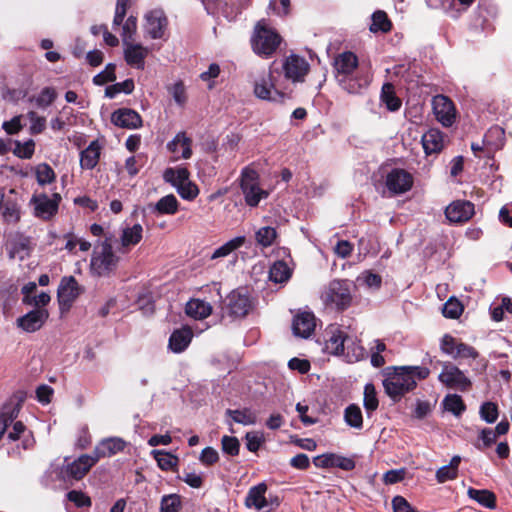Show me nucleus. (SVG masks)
Returning a JSON list of instances; mask_svg holds the SVG:
<instances>
[{
	"instance_id": "nucleus-37",
	"label": "nucleus",
	"mask_w": 512,
	"mask_h": 512,
	"mask_svg": "<svg viewBox=\"0 0 512 512\" xmlns=\"http://www.w3.org/2000/svg\"><path fill=\"white\" fill-rule=\"evenodd\" d=\"M226 414L230 416L234 422L245 426L254 425L257 422V414L250 408H244L242 410L228 409Z\"/></svg>"
},
{
	"instance_id": "nucleus-32",
	"label": "nucleus",
	"mask_w": 512,
	"mask_h": 512,
	"mask_svg": "<svg viewBox=\"0 0 512 512\" xmlns=\"http://www.w3.org/2000/svg\"><path fill=\"white\" fill-rule=\"evenodd\" d=\"M193 333L190 328L183 327L175 330L169 339V348L175 352H183L192 340Z\"/></svg>"
},
{
	"instance_id": "nucleus-6",
	"label": "nucleus",
	"mask_w": 512,
	"mask_h": 512,
	"mask_svg": "<svg viewBox=\"0 0 512 512\" xmlns=\"http://www.w3.org/2000/svg\"><path fill=\"white\" fill-rule=\"evenodd\" d=\"M321 299L326 307L345 310L352 301L351 285L347 280H333L322 291Z\"/></svg>"
},
{
	"instance_id": "nucleus-59",
	"label": "nucleus",
	"mask_w": 512,
	"mask_h": 512,
	"mask_svg": "<svg viewBox=\"0 0 512 512\" xmlns=\"http://www.w3.org/2000/svg\"><path fill=\"white\" fill-rule=\"evenodd\" d=\"M479 438L482 444H476V447L480 450L490 447L497 440L496 432L490 428L482 429Z\"/></svg>"
},
{
	"instance_id": "nucleus-58",
	"label": "nucleus",
	"mask_w": 512,
	"mask_h": 512,
	"mask_svg": "<svg viewBox=\"0 0 512 512\" xmlns=\"http://www.w3.org/2000/svg\"><path fill=\"white\" fill-rule=\"evenodd\" d=\"M27 116H28V118L30 120V123H31L30 130H31L32 134H39V133H41L45 129V127H46V119L44 117L39 116L34 111H30L27 114Z\"/></svg>"
},
{
	"instance_id": "nucleus-29",
	"label": "nucleus",
	"mask_w": 512,
	"mask_h": 512,
	"mask_svg": "<svg viewBox=\"0 0 512 512\" xmlns=\"http://www.w3.org/2000/svg\"><path fill=\"white\" fill-rule=\"evenodd\" d=\"M341 356H343L349 363L358 362L364 358L365 349L356 336H352L347 333L345 339V351Z\"/></svg>"
},
{
	"instance_id": "nucleus-8",
	"label": "nucleus",
	"mask_w": 512,
	"mask_h": 512,
	"mask_svg": "<svg viewBox=\"0 0 512 512\" xmlns=\"http://www.w3.org/2000/svg\"><path fill=\"white\" fill-rule=\"evenodd\" d=\"M281 37L279 34L258 22L251 39L253 51L262 56L272 55L280 45Z\"/></svg>"
},
{
	"instance_id": "nucleus-46",
	"label": "nucleus",
	"mask_w": 512,
	"mask_h": 512,
	"mask_svg": "<svg viewBox=\"0 0 512 512\" xmlns=\"http://www.w3.org/2000/svg\"><path fill=\"white\" fill-rule=\"evenodd\" d=\"M344 419H345V422L347 423V425H349L353 428H356V429L362 428V425H363L362 412H361V409L357 405L351 404L345 409Z\"/></svg>"
},
{
	"instance_id": "nucleus-36",
	"label": "nucleus",
	"mask_w": 512,
	"mask_h": 512,
	"mask_svg": "<svg viewBox=\"0 0 512 512\" xmlns=\"http://www.w3.org/2000/svg\"><path fill=\"white\" fill-rule=\"evenodd\" d=\"M467 494L471 499L486 508L492 509L496 506V497L489 490H477L474 488H469Z\"/></svg>"
},
{
	"instance_id": "nucleus-53",
	"label": "nucleus",
	"mask_w": 512,
	"mask_h": 512,
	"mask_svg": "<svg viewBox=\"0 0 512 512\" xmlns=\"http://www.w3.org/2000/svg\"><path fill=\"white\" fill-rule=\"evenodd\" d=\"M463 312V306L457 299H449L443 306V315L447 318L456 319Z\"/></svg>"
},
{
	"instance_id": "nucleus-48",
	"label": "nucleus",
	"mask_w": 512,
	"mask_h": 512,
	"mask_svg": "<svg viewBox=\"0 0 512 512\" xmlns=\"http://www.w3.org/2000/svg\"><path fill=\"white\" fill-rule=\"evenodd\" d=\"M277 237L276 229L270 226L261 227L256 231L255 238L259 245L263 247L271 246Z\"/></svg>"
},
{
	"instance_id": "nucleus-44",
	"label": "nucleus",
	"mask_w": 512,
	"mask_h": 512,
	"mask_svg": "<svg viewBox=\"0 0 512 512\" xmlns=\"http://www.w3.org/2000/svg\"><path fill=\"white\" fill-rule=\"evenodd\" d=\"M442 404L446 411L451 412L456 417H459L466 409L462 398L457 394L447 395Z\"/></svg>"
},
{
	"instance_id": "nucleus-45",
	"label": "nucleus",
	"mask_w": 512,
	"mask_h": 512,
	"mask_svg": "<svg viewBox=\"0 0 512 512\" xmlns=\"http://www.w3.org/2000/svg\"><path fill=\"white\" fill-rule=\"evenodd\" d=\"M152 455L157 461L160 469L164 471L173 469L178 463V458L176 456L164 450H153Z\"/></svg>"
},
{
	"instance_id": "nucleus-63",
	"label": "nucleus",
	"mask_w": 512,
	"mask_h": 512,
	"mask_svg": "<svg viewBox=\"0 0 512 512\" xmlns=\"http://www.w3.org/2000/svg\"><path fill=\"white\" fill-rule=\"evenodd\" d=\"M199 460L207 466L215 464L219 460L218 452L212 447H206L202 450Z\"/></svg>"
},
{
	"instance_id": "nucleus-17",
	"label": "nucleus",
	"mask_w": 512,
	"mask_h": 512,
	"mask_svg": "<svg viewBox=\"0 0 512 512\" xmlns=\"http://www.w3.org/2000/svg\"><path fill=\"white\" fill-rule=\"evenodd\" d=\"M166 26L167 18L163 10L155 9L145 15L144 29L152 39L161 38Z\"/></svg>"
},
{
	"instance_id": "nucleus-27",
	"label": "nucleus",
	"mask_w": 512,
	"mask_h": 512,
	"mask_svg": "<svg viewBox=\"0 0 512 512\" xmlns=\"http://www.w3.org/2000/svg\"><path fill=\"white\" fill-rule=\"evenodd\" d=\"M191 145V138L187 137L185 132H179L168 142L167 149L175 155V159H189L192 156Z\"/></svg>"
},
{
	"instance_id": "nucleus-15",
	"label": "nucleus",
	"mask_w": 512,
	"mask_h": 512,
	"mask_svg": "<svg viewBox=\"0 0 512 512\" xmlns=\"http://www.w3.org/2000/svg\"><path fill=\"white\" fill-rule=\"evenodd\" d=\"M433 111L436 119L445 127H450L456 119V109L453 102L444 95L433 98Z\"/></svg>"
},
{
	"instance_id": "nucleus-28",
	"label": "nucleus",
	"mask_w": 512,
	"mask_h": 512,
	"mask_svg": "<svg viewBox=\"0 0 512 512\" xmlns=\"http://www.w3.org/2000/svg\"><path fill=\"white\" fill-rule=\"evenodd\" d=\"M266 491L267 486L265 483H260L251 487L245 499L246 506L249 508L253 507L258 511L267 512L269 504L265 497Z\"/></svg>"
},
{
	"instance_id": "nucleus-2",
	"label": "nucleus",
	"mask_w": 512,
	"mask_h": 512,
	"mask_svg": "<svg viewBox=\"0 0 512 512\" xmlns=\"http://www.w3.org/2000/svg\"><path fill=\"white\" fill-rule=\"evenodd\" d=\"M358 58L350 51L340 53L334 59V69L339 85L350 94H359L371 82V76L358 68Z\"/></svg>"
},
{
	"instance_id": "nucleus-21",
	"label": "nucleus",
	"mask_w": 512,
	"mask_h": 512,
	"mask_svg": "<svg viewBox=\"0 0 512 512\" xmlns=\"http://www.w3.org/2000/svg\"><path fill=\"white\" fill-rule=\"evenodd\" d=\"M111 122L120 128L137 129L142 126L141 116L132 109L121 108L111 115Z\"/></svg>"
},
{
	"instance_id": "nucleus-31",
	"label": "nucleus",
	"mask_w": 512,
	"mask_h": 512,
	"mask_svg": "<svg viewBox=\"0 0 512 512\" xmlns=\"http://www.w3.org/2000/svg\"><path fill=\"white\" fill-rule=\"evenodd\" d=\"M101 146L98 141H92L80 153V166L82 169L92 170L99 162Z\"/></svg>"
},
{
	"instance_id": "nucleus-55",
	"label": "nucleus",
	"mask_w": 512,
	"mask_h": 512,
	"mask_svg": "<svg viewBox=\"0 0 512 512\" xmlns=\"http://www.w3.org/2000/svg\"><path fill=\"white\" fill-rule=\"evenodd\" d=\"M222 450L226 454L231 456H236L239 453L240 443L236 437L233 436H223L221 439Z\"/></svg>"
},
{
	"instance_id": "nucleus-22",
	"label": "nucleus",
	"mask_w": 512,
	"mask_h": 512,
	"mask_svg": "<svg viewBox=\"0 0 512 512\" xmlns=\"http://www.w3.org/2000/svg\"><path fill=\"white\" fill-rule=\"evenodd\" d=\"M48 317L49 313L46 309H34L18 318L17 325L26 332H35L44 325Z\"/></svg>"
},
{
	"instance_id": "nucleus-57",
	"label": "nucleus",
	"mask_w": 512,
	"mask_h": 512,
	"mask_svg": "<svg viewBox=\"0 0 512 512\" xmlns=\"http://www.w3.org/2000/svg\"><path fill=\"white\" fill-rule=\"evenodd\" d=\"M116 79L115 65L109 64L106 69L93 78V82L96 85H104L107 82H112Z\"/></svg>"
},
{
	"instance_id": "nucleus-10",
	"label": "nucleus",
	"mask_w": 512,
	"mask_h": 512,
	"mask_svg": "<svg viewBox=\"0 0 512 512\" xmlns=\"http://www.w3.org/2000/svg\"><path fill=\"white\" fill-rule=\"evenodd\" d=\"M97 463V458L91 454H83L72 462H66L59 471V478L66 483L83 479Z\"/></svg>"
},
{
	"instance_id": "nucleus-52",
	"label": "nucleus",
	"mask_w": 512,
	"mask_h": 512,
	"mask_svg": "<svg viewBox=\"0 0 512 512\" xmlns=\"http://www.w3.org/2000/svg\"><path fill=\"white\" fill-rule=\"evenodd\" d=\"M364 407L368 412H373L378 407L376 391L372 384H366L364 388Z\"/></svg>"
},
{
	"instance_id": "nucleus-49",
	"label": "nucleus",
	"mask_w": 512,
	"mask_h": 512,
	"mask_svg": "<svg viewBox=\"0 0 512 512\" xmlns=\"http://www.w3.org/2000/svg\"><path fill=\"white\" fill-rule=\"evenodd\" d=\"M137 31V18L134 16H129L123 24L122 27V41L123 44H127L129 42H135L134 36Z\"/></svg>"
},
{
	"instance_id": "nucleus-3",
	"label": "nucleus",
	"mask_w": 512,
	"mask_h": 512,
	"mask_svg": "<svg viewBox=\"0 0 512 512\" xmlns=\"http://www.w3.org/2000/svg\"><path fill=\"white\" fill-rule=\"evenodd\" d=\"M20 404L9 403L2 407L0 411V439L7 432L10 425L12 429L8 431L7 439L17 441L21 439L23 450L30 449L34 445V439L31 435H26V427L21 421H15L19 415Z\"/></svg>"
},
{
	"instance_id": "nucleus-34",
	"label": "nucleus",
	"mask_w": 512,
	"mask_h": 512,
	"mask_svg": "<svg viewBox=\"0 0 512 512\" xmlns=\"http://www.w3.org/2000/svg\"><path fill=\"white\" fill-rule=\"evenodd\" d=\"M245 242H246L245 236H237V237L227 241L226 243H224L217 249H215L214 252L210 256V259L215 260V259H219V258H225V257L229 256L230 254H232L237 249H239L240 247H242L245 244Z\"/></svg>"
},
{
	"instance_id": "nucleus-56",
	"label": "nucleus",
	"mask_w": 512,
	"mask_h": 512,
	"mask_svg": "<svg viewBox=\"0 0 512 512\" xmlns=\"http://www.w3.org/2000/svg\"><path fill=\"white\" fill-rule=\"evenodd\" d=\"M176 189L180 196L186 200H193L199 194L197 185L191 182L189 179Z\"/></svg>"
},
{
	"instance_id": "nucleus-14",
	"label": "nucleus",
	"mask_w": 512,
	"mask_h": 512,
	"mask_svg": "<svg viewBox=\"0 0 512 512\" xmlns=\"http://www.w3.org/2000/svg\"><path fill=\"white\" fill-rule=\"evenodd\" d=\"M82 289L73 276L63 277L58 287L57 297L61 309H69Z\"/></svg>"
},
{
	"instance_id": "nucleus-13",
	"label": "nucleus",
	"mask_w": 512,
	"mask_h": 512,
	"mask_svg": "<svg viewBox=\"0 0 512 512\" xmlns=\"http://www.w3.org/2000/svg\"><path fill=\"white\" fill-rule=\"evenodd\" d=\"M309 68L310 65L304 58L294 54L288 56L282 65L285 79L292 83L303 82Z\"/></svg>"
},
{
	"instance_id": "nucleus-50",
	"label": "nucleus",
	"mask_w": 512,
	"mask_h": 512,
	"mask_svg": "<svg viewBox=\"0 0 512 512\" xmlns=\"http://www.w3.org/2000/svg\"><path fill=\"white\" fill-rule=\"evenodd\" d=\"M479 414L485 422L494 423L498 418V406L494 402H484L480 406Z\"/></svg>"
},
{
	"instance_id": "nucleus-9",
	"label": "nucleus",
	"mask_w": 512,
	"mask_h": 512,
	"mask_svg": "<svg viewBox=\"0 0 512 512\" xmlns=\"http://www.w3.org/2000/svg\"><path fill=\"white\" fill-rule=\"evenodd\" d=\"M61 201L62 196L57 192L51 196L35 192L30 199L33 215L43 221H49L58 213Z\"/></svg>"
},
{
	"instance_id": "nucleus-18",
	"label": "nucleus",
	"mask_w": 512,
	"mask_h": 512,
	"mask_svg": "<svg viewBox=\"0 0 512 512\" xmlns=\"http://www.w3.org/2000/svg\"><path fill=\"white\" fill-rule=\"evenodd\" d=\"M326 334L327 339L325 341L324 350L335 356L344 354L347 332L338 326H330Z\"/></svg>"
},
{
	"instance_id": "nucleus-33",
	"label": "nucleus",
	"mask_w": 512,
	"mask_h": 512,
	"mask_svg": "<svg viewBox=\"0 0 512 512\" xmlns=\"http://www.w3.org/2000/svg\"><path fill=\"white\" fill-rule=\"evenodd\" d=\"M185 311L195 319H204L212 313V306L203 300L192 299L187 302Z\"/></svg>"
},
{
	"instance_id": "nucleus-41",
	"label": "nucleus",
	"mask_w": 512,
	"mask_h": 512,
	"mask_svg": "<svg viewBox=\"0 0 512 512\" xmlns=\"http://www.w3.org/2000/svg\"><path fill=\"white\" fill-rule=\"evenodd\" d=\"M154 211L159 214L173 215L178 211V200L172 194L166 195L155 204Z\"/></svg>"
},
{
	"instance_id": "nucleus-42",
	"label": "nucleus",
	"mask_w": 512,
	"mask_h": 512,
	"mask_svg": "<svg viewBox=\"0 0 512 512\" xmlns=\"http://www.w3.org/2000/svg\"><path fill=\"white\" fill-rule=\"evenodd\" d=\"M381 100L386 104L390 111H397L401 106V101L395 95L394 86L391 83H385L383 85Z\"/></svg>"
},
{
	"instance_id": "nucleus-35",
	"label": "nucleus",
	"mask_w": 512,
	"mask_h": 512,
	"mask_svg": "<svg viewBox=\"0 0 512 512\" xmlns=\"http://www.w3.org/2000/svg\"><path fill=\"white\" fill-rule=\"evenodd\" d=\"M461 462V457L455 455L450 460L448 465L442 466L436 471V479L439 483H444L449 480H454L458 475V467Z\"/></svg>"
},
{
	"instance_id": "nucleus-12",
	"label": "nucleus",
	"mask_w": 512,
	"mask_h": 512,
	"mask_svg": "<svg viewBox=\"0 0 512 512\" xmlns=\"http://www.w3.org/2000/svg\"><path fill=\"white\" fill-rule=\"evenodd\" d=\"M413 182L411 173L401 168H394L386 175L385 185L391 194L399 195L409 191Z\"/></svg>"
},
{
	"instance_id": "nucleus-1",
	"label": "nucleus",
	"mask_w": 512,
	"mask_h": 512,
	"mask_svg": "<svg viewBox=\"0 0 512 512\" xmlns=\"http://www.w3.org/2000/svg\"><path fill=\"white\" fill-rule=\"evenodd\" d=\"M429 373L428 368L421 366L387 368L383 387L386 394L393 401H399L406 393L416 387L418 380L427 378Z\"/></svg>"
},
{
	"instance_id": "nucleus-47",
	"label": "nucleus",
	"mask_w": 512,
	"mask_h": 512,
	"mask_svg": "<svg viewBox=\"0 0 512 512\" xmlns=\"http://www.w3.org/2000/svg\"><path fill=\"white\" fill-rule=\"evenodd\" d=\"M391 26V22L384 11H376L373 13L372 24L370 26L371 32L376 33L381 31L386 33L391 30Z\"/></svg>"
},
{
	"instance_id": "nucleus-7",
	"label": "nucleus",
	"mask_w": 512,
	"mask_h": 512,
	"mask_svg": "<svg viewBox=\"0 0 512 512\" xmlns=\"http://www.w3.org/2000/svg\"><path fill=\"white\" fill-rule=\"evenodd\" d=\"M119 258L114 254L111 239L106 238L96 246L91 258L90 269L94 275L107 276L117 266Z\"/></svg>"
},
{
	"instance_id": "nucleus-11",
	"label": "nucleus",
	"mask_w": 512,
	"mask_h": 512,
	"mask_svg": "<svg viewBox=\"0 0 512 512\" xmlns=\"http://www.w3.org/2000/svg\"><path fill=\"white\" fill-rule=\"evenodd\" d=\"M252 308L250 297L240 290L232 291L225 299L223 313L233 319L245 317Z\"/></svg>"
},
{
	"instance_id": "nucleus-16",
	"label": "nucleus",
	"mask_w": 512,
	"mask_h": 512,
	"mask_svg": "<svg viewBox=\"0 0 512 512\" xmlns=\"http://www.w3.org/2000/svg\"><path fill=\"white\" fill-rule=\"evenodd\" d=\"M439 381L452 389L467 390L471 382L464 373L452 364H445L438 377Z\"/></svg>"
},
{
	"instance_id": "nucleus-54",
	"label": "nucleus",
	"mask_w": 512,
	"mask_h": 512,
	"mask_svg": "<svg viewBox=\"0 0 512 512\" xmlns=\"http://www.w3.org/2000/svg\"><path fill=\"white\" fill-rule=\"evenodd\" d=\"M34 150L35 143L32 139L24 143L17 141L14 149V154L22 159H30L34 154Z\"/></svg>"
},
{
	"instance_id": "nucleus-39",
	"label": "nucleus",
	"mask_w": 512,
	"mask_h": 512,
	"mask_svg": "<svg viewBox=\"0 0 512 512\" xmlns=\"http://www.w3.org/2000/svg\"><path fill=\"white\" fill-rule=\"evenodd\" d=\"M142 232L143 228L140 224L125 228L121 235L122 246L128 247L138 244L142 239Z\"/></svg>"
},
{
	"instance_id": "nucleus-38",
	"label": "nucleus",
	"mask_w": 512,
	"mask_h": 512,
	"mask_svg": "<svg viewBox=\"0 0 512 512\" xmlns=\"http://www.w3.org/2000/svg\"><path fill=\"white\" fill-rule=\"evenodd\" d=\"M291 277V270L284 261L275 262L269 270V279L275 283H284Z\"/></svg>"
},
{
	"instance_id": "nucleus-4",
	"label": "nucleus",
	"mask_w": 512,
	"mask_h": 512,
	"mask_svg": "<svg viewBox=\"0 0 512 512\" xmlns=\"http://www.w3.org/2000/svg\"><path fill=\"white\" fill-rule=\"evenodd\" d=\"M275 73L279 74L278 70L271 66L267 72H263L255 79L253 92L257 98L270 102H282L286 98L285 88L278 83Z\"/></svg>"
},
{
	"instance_id": "nucleus-61",
	"label": "nucleus",
	"mask_w": 512,
	"mask_h": 512,
	"mask_svg": "<svg viewBox=\"0 0 512 512\" xmlns=\"http://www.w3.org/2000/svg\"><path fill=\"white\" fill-rule=\"evenodd\" d=\"M358 281L363 282L369 288H379L381 286V276L370 271L363 272L359 277Z\"/></svg>"
},
{
	"instance_id": "nucleus-62",
	"label": "nucleus",
	"mask_w": 512,
	"mask_h": 512,
	"mask_svg": "<svg viewBox=\"0 0 512 512\" xmlns=\"http://www.w3.org/2000/svg\"><path fill=\"white\" fill-rule=\"evenodd\" d=\"M67 498L78 507H88L91 505L90 498L81 491L72 490L68 492Z\"/></svg>"
},
{
	"instance_id": "nucleus-51",
	"label": "nucleus",
	"mask_w": 512,
	"mask_h": 512,
	"mask_svg": "<svg viewBox=\"0 0 512 512\" xmlns=\"http://www.w3.org/2000/svg\"><path fill=\"white\" fill-rule=\"evenodd\" d=\"M180 507V496L177 494H170L162 498L160 512H179Z\"/></svg>"
},
{
	"instance_id": "nucleus-60",
	"label": "nucleus",
	"mask_w": 512,
	"mask_h": 512,
	"mask_svg": "<svg viewBox=\"0 0 512 512\" xmlns=\"http://www.w3.org/2000/svg\"><path fill=\"white\" fill-rule=\"evenodd\" d=\"M56 92L51 87L44 88L36 99L37 105L41 107H47L53 103L56 99Z\"/></svg>"
},
{
	"instance_id": "nucleus-23",
	"label": "nucleus",
	"mask_w": 512,
	"mask_h": 512,
	"mask_svg": "<svg viewBox=\"0 0 512 512\" xmlns=\"http://www.w3.org/2000/svg\"><path fill=\"white\" fill-rule=\"evenodd\" d=\"M0 212L3 220L8 224H15L20 220V205L13 189L9 191L8 195L3 193Z\"/></svg>"
},
{
	"instance_id": "nucleus-30",
	"label": "nucleus",
	"mask_w": 512,
	"mask_h": 512,
	"mask_svg": "<svg viewBox=\"0 0 512 512\" xmlns=\"http://www.w3.org/2000/svg\"><path fill=\"white\" fill-rule=\"evenodd\" d=\"M422 145L426 154L439 153L444 147V135L438 129H430L422 136Z\"/></svg>"
},
{
	"instance_id": "nucleus-64",
	"label": "nucleus",
	"mask_w": 512,
	"mask_h": 512,
	"mask_svg": "<svg viewBox=\"0 0 512 512\" xmlns=\"http://www.w3.org/2000/svg\"><path fill=\"white\" fill-rule=\"evenodd\" d=\"M394 512H417L402 496H395L392 500Z\"/></svg>"
},
{
	"instance_id": "nucleus-5",
	"label": "nucleus",
	"mask_w": 512,
	"mask_h": 512,
	"mask_svg": "<svg viewBox=\"0 0 512 512\" xmlns=\"http://www.w3.org/2000/svg\"><path fill=\"white\" fill-rule=\"evenodd\" d=\"M239 184L244 196L245 203L249 207H256L262 199L269 196V192L260 187L259 173L248 165L241 171Z\"/></svg>"
},
{
	"instance_id": "nucleus-19",
	"label": "nucleus",
	"mask_w": 512,
	"mask_h": 512,
	"mask_svg": "<svg viewBox=\"0 0 512 512\" xmlns=\"http://www.w3.org/2000/svg\"><path fill=\"white\" fill-rule=\"evenodd\" d=\"M126 442L120 437H109L101 440L98 445L92 451L94 458H97V462L106 457H111L126 447Z\"/></svg>"
},
{
	"instance_id": "nucleus-25",
	"label": "nucleus",
	"mask_w": 512,
	"mask_h": 512,
	"mask_svg": "<svg viewBox=\"0 0 512 512\" xmlns=\"http://www.w3.org/2000/svg\"><path fill=\"white\" fill-rule=\"evenodd\" d=\"M123 45L124 57L127 64L137 69H143L145 64V58L149 53L148 48L135 42H129Z\"/></svg>"
},
{
	"instance_id": "nucleus-43",
	"label": "nucleus",
	"mask_w": 512,
	"mask_h": 512,
	"mask_svg": "<svg viewBox=\"0 0 512 512\" xmlns=\"http://www.w3.org/2000/svg\"><path fill=\"white\" fill-rule=\"evenodd\" d=\"M35 176L40 186L51 184L56 179L54 170L47 163H40L35 167Z\"/></svg>"
},
{
	"instance_id": "nucleus-20",
	"label": "nucleus",
	"mask_w": 512,
	"mask_h": 512,
	"mask_svg": "<svg viewBox=\"0 0 512 512\" xmlns=\"http://www.w3.org/2000/svg\"><path fill=\"white\" fill-rule=\"evenodd\" d=\"M473 214L474 205L470 201H454L445 210L446 218L454 223L468 221Z\"/></svg>"
},
{
	"instance_id": "nucleus-26",
	"label": "nucleus",
	"mask_w": 512,
	"mask_h": 512,
	"mask_svg": "<svg viewBox=\"0 0 512 512\" xmlns=\"http://www.w3.org/2000/svg\"><path fill=\"white\" fill-rule=\"evenodd\" d=\"M315 326V316L311 312H301L295 315L292 330L294 335L308 338L313 333Z\"/></svg>"
},
{
	"instance_id": "nucleus-24",
	"label": "nucleus",
	"mask_w": 512,
	"mask_h": 512,
	"mask_svg": "<svg viewBox=\"0 0 512 512\" xmlns=\"http://www.w3.org/2000/svg\"><path fill=\"white\" fill-rule=\"evenodd\" d=\"M313 463L318 468L337 467L345 471H350L355 468V462L353 459L332 453L315 457L313 459Z\"/></svg>"
},
{
	"instance_id": "nucleus-40",
	"label": "nucleus",
	"mask_w": 512,
	"mask_h": 512,
	"mask_svg": "<svg viewBox=\"0 0 512 512\" xmlns=\"http://www.w3.org/2000/svg\"><path fill=\"white\" fill-rule=\"evenodd\" d=\"M189 171L186 168H168L164 172V180L178 188L189 179Z\"/></svg>"
}]
</instances>
